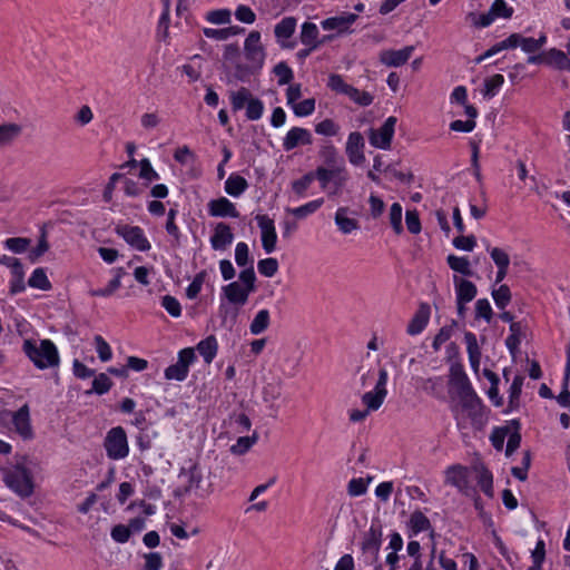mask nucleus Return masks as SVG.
I'll use <instances>...</instances> for the list:
<instances>
[{
  "label": "nucleus",
  "mask_w": 570,
  "mask_h": 570,
  "mask_svg": "<svg viewBox=\"0 0 570 570\" xmlns=\"http://www.w3.org/2000/svg\"><path fill=\"white\" fill-rule=\"evenodd\" d=\"M460 384L461 392L459 393V397L462 409L471 419L472 425L480 428L485 422L482 401L473 391L468 377L462 376Z\"/></svg>",
  "instance_id": "4"
},
{
  "label": "nucleus",
  "mask_w": 570,
  "mask_h": 570,
  "mask_svg": "<svg viewBox=\"0 0 570 570\" xmlns=\"http://www.w3.org/2000/svg\"><path fill=\"white\" fill-rule=\"evenodd\" d=\"M188 481L184 489L185 493H196L199 498H206L213 492L210 483L204 484L202 470L194 464L187 472Z\"/></svg>",
  "instance_id": "14"
},
{
  "label": "nucleus",
  "mask_w": 570,
  "mask_h": 570,
  "mask_svg": "<svg viewBox=\"0 0 570 570\" xmlns=\"http://www.w3.org/2000/svg\"><path fill=\"white\" fill-rule=\"evenodd\" d=\"M488 253L490 254L491 259L495 264L497 268H509L510 257L509 254L500 248V247H487Z\"/></svg>",
  "instance_id": "43"
},
{
  "label": "nucleus",
  "mask_w": 570,
  "mask_h": 570,
  "mask_svg": "<svg viewBox=\"0 0 570 570\" xmlns=\"http://www.w3.org/2000/svg\"><path fill=\"white\" fill-rule=\"evenodd\" d=\"M318 157L323 165L318 166L317 180L322 189H327L333 184L334 189L328 191V196H336L350 179L343 157L331 141H325L320 150Z\"/></svg>",
  "instance_id": "1"
},
{
  "label": "nucleus",
  "mask_w": 570,
  "mask_h": 570,
  "mask_svg": "<svg viewBox=\"0 0 570 570\" xmlns=\"http://www.w3.org/2000/svg\"><path fill=\"white\" fill-rule=\"evenodd\" d=\"M345 95L351 100H353L355 104H357L362 107L370 106L374 100V97L372 94H370L367 91L360 90L353 86H350V88Z\"/></svg>",
  "instance_id": "41"
},
{
  "label": "nucleus",
  "mask_w": 570,
  "mask_h": 570,
  "mask_svg": "<svg viewBox=\"0 0 570 570\" xmlns=\"http://www.w3.org/2000/svg\"><path fill=\"white\" fill-rule=\"evenodd\" d=\"M292 109L297 117L309 116L315 110V99L307 98L301 102H296L294 106H292Z\"/></svg>",
  "instance_id": "57"
},
{
  "label": "nucleus",
  "mask_w": 570,
  "mask_h": 570,
  "mask_svg": "<svg viewBox=\"0 0 570 570\" xmlns=\"http://www.w3.org/2000/svg\"><path fill=\"white\" fill-rule=\"evenodd\" d=\"M358 16L355 13L346 12L341 16L327 18L321 22L324 30H336L337 35L351 33L352 24L357 20Z\"/></svg>",
  "instance_id": "15"
},
{
  "label": "nucleus",
  "mask_w": 570,
  "mask_h": 570,
  "mask_svg": "<svg viewBox=\"0 0 570 570\" xmlns=\"http://www.w3.org/2000/svg\"><path fill=\"white\" fill-rule=\"evenodd\" d=\"M3 481L8 488L22 498L30 497L33 492L31 476L28 470L21 465L6 470Z\"/></svg>",
  "instance_id": "5"
},
{
  "label": "nucleus",
  "mask_w": 570,
  "mask_h": 570,
  "mask_svg": "<svg viewBox=\"0 0 570 570\" xmlns=\"http://www.w3.org/2000/svg\"><path fill=\"white\" fill-rule=\"evenodd\" d=\"M372 478L366 480L363 478L352 479L347 484V493L350 497H360L366 493L368 482Z\"/></svg>",
  "instance_id": "47"
},
{
  "label": "nucleus",
  "mask_w": 570,
  "mask_h": 570,
  "mask_svg": "<svg viewBox=\"0 0 570 570\" xmlns=\"http://www.w3.org/2000/svg\"><path fill=\"white\" fill-rule=\"evenodd\" d=\"M258 440L257 432H254L252 436H240L236 443L230 446V452L236 455L246 453Z\"/></svg>",
  "instance_id": "37"
},
{
  "label": "nucleus",
  "mask_w": 570,
  "mask_h": 570,
  "mask_svg": "<svg viewBox=\"0 0 570 570\" xmlns=\"http://www.w3.org/2000/svg\"><path fill=\"white\" fill-rule=\"evenodd\" d=\"M22 132L19 124L6 122L0 125V146L12 144Z\"/></svg>",
  "instance_id": "33"
},
{
  "label": "nucleus",
  "mask_w": 570,
  "mask_h": 570,
  "mask_svg": "<svg viewBox=\"0 0 570 570\" xmlns=\"http://www.w3.org/2000/svg\"><path fill=\"white\" fill-rule=\"evenodd\" d=\"M115 232L118 236L122 237L128 245L137 250L147 252L150 249V243L139 226L119 224L116 226Z\"/></svg>",
  "instance_id": "10"
},
{
  "label": "nucleus",
  "mask_w": 570,
  "mask_h": 570,
  "mask_svg": "<svg viewBox=\"0 0 570 570\" xmlns=\"http://www.w3.org/2000/svg\"><path fill=\"white\" fill-rule=\"evenodd\" d=\"M323 203H324V199L318 198V199L312 200L305 205H302L299 207L288 209V212L297 218H305L308 215L315 213L318 208H321Z\"/></svg>",
  "instance_id": "42"
},
{
  "label": "nucleus",
  "mask_w": 570,
  "mask_h": 570,
  "mask_svg": "<svg viewBox=\"0 0 570 570\" xmlns=\"http://www.w3.org/2000/svg\"><path fill=\"white\" fill-rule=\"evenodd\" d=\"M312 142L313 136L309 130L302 127H293L283 139V148L286 151H291L298 146L311 145Z\"/></svg>",
  "instance_id": "17"
},
{
  "label": "nucleus",
  "mask_w": 570,
  "mask_h": 570,
  "mask_svg": "<svg viewBox=\"0 0 570 570\" xmlns=\"http://www.w3.org/2000/svg\"><path fill=\"white\" fill-rule=\"evenodd\" d=\"M28 284L30 287L41 291H49L51 288V283L49 282L43 268H36L30 276Z\"/></svg>",
  "instance_id": "38"
},
{
  "label": "nucleus",
  "mask_w": 570,
  "mask_h": 570,
  "mask_svg": "<svg viewBox=\"0 0 570 570\" xmlns=\"http://www.w3.org/2000/svg\"><path fill=\"white\" fill-rule=\"evenodd\" d=\"M218 350V343L214 335L207 336L197 344V351L204 357L207 364H210L215 358Z\"/></svg>",
  "instance_id": "32"
},
{
  "label": "nucleus",
  "mask_w": 570,
  "mask_h": 570,
  "mask_svg": "<svg viewBox=\"0 0 570 570\" xmlns=\"http://www.w3.org/2000/svg\"><path fill=\"white\" fill-rule=\"evenodd\" d=\"M257 268L263 276L273 277L278 271V262L273 257L264 258L258 262Z\"/></svg>",
  "instance_id": "53"
},
{
  "label": "nucleus",
  "mask_w": 570,
  "mask_h": 570,
  "mask_svg": "<svg viewBox=\"0 0 570 570\" xmlns=\"http://www.w3.org/2000/svg\"><path fill=\"white\" fill-rule=\"evenodd\" d=\"M238 279H239L238 282L243 286H245L246 289L255 292V289H256V286H255L256 275H255V271H254L253 264H250L249 266H246V268L240 271V273L238 275Z\"/></svg>",
  "instance_id": "51"
},
{
  "label": "nucleus",
  "mask_w": 570,
  "mask_h": 570,
  "mask_svg": "<svg viewBox=\"0 0 570 570\" xmlns=\"http://www.w3.org/2000/svg\"><path fill=\"white\" fill-rule=\"evenodd\" d=\"M252 97L253 96H252L250 91L245 87H242L237 91L232 92L230 94V104H232L233 110L237 111V110L243 109L245 106H247V104L252 99Z\"/></svg>",
  "instance_id": "40"
},
{
  "label": "nucleus",
  "mask_w": 570,
  "mask_h": 570,
  "mask_svg": "<svg viewBox=\"0 0 570 570\" xmlns=\"http://www.w3.org/2000/svg\"><path fill=\"white\" fill-rule=\"evenodd\" d=\"M464 341L466 344V351H468L470 364H471L472 368L475 372H478L479 366H480V361H481V351L478 345L476 336L472 332H466L464 334Z\"/></svg>",
  "instance_id": "27"
},
{
  "label": "nucleus",
  "mask_w": 570,
  "mask_h": 570,
  "mask_svg": "<svg viewBox=\"0 0 570 570\" xmlns=\"http://www.w3.org/2000/svg\"><path fill=\"white\" fill-rule=\"evenodd\" d=\"M96 351L101 362H107L111 358L112 352L110 345L100 335L94 337Z\"/></svg>",
  "instance_id": "61"
},
{
  "label": "nucleus",
  "mask_w": 570,
  "mask_h": 570,
  "mask_svg": "<svg viewBox=\"0 0 570 570\" xmlns=\"http://www.w3.org/2000/svg\"><path fill=\"white\" fill-rule=\"evenodd\" d=\"M269 323V312L267 309H261L252 321L249 331L253 335H259L268 328Z\"/></svg>",
  "instance_id": "36"
},
{
  "label": "nucleus",
  "mask_w": 570,
  "mask_h": 570,
  "mask_svg": "<svg viewBox=\"0 0 570 570\" xmlns=\"http://www.w3.org/2000/svg\"><path fill=\"white\" fill-rule=\"evenodd\" d=\"M104 448L109 459H125L129 453V445L127 434L124 428L116 426L110 429L105 438Z\"/></svg>",
  "instance_id": "6"
},
{
  "label": "nucleus",
  "mask_w": 570,
  "mask_h": 570,
  "mask_svg": "<svg viewBox=\"0 0 570 570\" xmlns=\"http://www.w3.org/2000/svg\"><path fill=\"white\" fill-rule=\"evenodd\" d=\"M523 376L517 375L509 389V406L514 409L519 405V399L523 385Z\"/></svg>",
  "instance_id": "45"
},
{
  "label": "nucleus",
  "mask_w": 570,
  "mask_h": 570,
  "mask_svg": "<svg viewBox=\"0 0 570 570\" xmlns=\"http://www.w3.org/2000/svg\"><path fill=\"white\" fill-rule=\"evenodd\" d=\"M126 273L122 267L116 268L115 277L108 283V285L105 288L90 291V295L91 296H102V297L112 295L121 286L120 279Z\"/></svg>",
  "instance_id": "34"
},
{
  "label": "nucleus",
  "mask_w": 570,
  "mask_h": 570,
  "mask_svg": "<svg viewBox=\"0 0 570 570\" xmlns=\"http://www.w3.org/2000/svg\"><path fill=\"white\" fill-rule=\"evenodd\" d=\"M390 223L395 232V234L400 235L403 232L402 226V206L399 203L392 204L389 214Z\"/></svg>",
  "instance_id": "50"
},
{
  "label": "nucleus",
  "mask_w": 570,
  "mask_h": 570,
  "mask_svg": "<svg viewBox=\"0 0 570 570\" xmlns=\"http://www.w3.org/2000/svg\"><path fill=\"white\" fill-rule=\"evenodd\" d=\"M386 383H387V372L385 368L379 370V379L375 384V387L373 391L366 392L362 396L363 404L366 405V409L371 411H376L381 407L383 404L387 390H386Z\"/></svg>",
  "instance_id": "9"
},
{
  "label": "nucleus",
  "mask_w": 570,
  "mask_h": 570,
  "mask_svg": "<svg viewBox=\"0 0 570 570\" xmlns=\"http://www.w3.org/2000/svg\"><path fill=\"white\" fill-rule=\"evenodd\" d=\"M112 386L111 380L105 373H100L92 381V389L88 393L95 392L99 395L107 393Z\"/></svg>",
  "instance_id": "52"
},
{
  "label": "nucleus",
  "mask_w": 570,
  "mask_h": 570,
  "mask_svg": "<svg viewBox=\"0 0 570 570\" xmlns=\"http://www.w3.org/2000/svg\"><path fill=\"white\" fill-rule=\"evenodd\" d=\"M504 78L502 75L497 73L484 80L483 96L492 98L497 95L498 89L503 85Z\"/></svg>",
  "instance_id": "44"
},
{
  "label": "nucleus",
  "mask_w": 570,
  "mask_h": 570,
  "mask_svg": "<svg viewBox=\"0 0 570 570\" xmlns=\"http://www.w3.org/2000/svg\"><path fill=\"white\" fill-rule=\"evenodd\" d=\"M566 57L563 51L552 48L543 52V63L560 69Z\"/></svg>",
  "instance_id": "49"
},
{
  "label": "nucleus",
  "mask_w": 570,
  "mask_h": 570,
  "mask_svg": "<svg viewBox=\"0 0 570 570\" xmlns=\"http://www.w3.org/2000/svg\"><path fill=\"white\" fill-rule=\"evenodd\" d=\"M274 73L278 77V85H288L293 79V71L284 61L278 62L274 69Z\"/></svg>",
  "instance_id": "55"
},
{
  "label": "nucleus",
  "mask_w": 570,
  "mask_h": 570,
  "mask_svg": "<svg viewBox=\"0 0 570 570\" xmlns=\"http://www.w3.org/2000/svg\"><path fill=\"white\" fill-rule=\"evenodd\" d=\"M414 50V46H406L400 50H383L380 52V61L386 67H401L407 62Z\"/></svg>",
  "instance_id": "16"
},
{
  "label": "nucleus",
  "mask_w": 570,
  "mask_h": 570,
  "mask_svg": "<svg viewBox=\"0 0 570 570\" xmlns=\"http://www.w3.org/2000/svg\"><path fill=\"white\" fill-rule=\"evenodd\" d=\"M257 225L261 229L262 246L266 254H271L276 248L277 234L274 220L267 215L256 216Z\"/></svg>",
  "instance_id": "12"
},
{
  "label": "nucleus",
  "mask_w": 570,
  "mask_h": 570,
  "mask_svg": "<svg viewBox=\"0 0 570 570\" xmlns=\"http://www.w3.org/2000/svg\"><path fill=\"white\" fill-rule=\"evenodd\" d=\"M296 22L294 17H285L275 26L274 33L282 48H294L295 43L287 40L294 35Z\"/></svg>",
  "instance_id": "18"
},
{
  "label": "nucleus",
  "mask_w": 570,
  "mask_h": 570,
  "mask_svg": "<svg viewBox=\"0 0 570 570\" xmlns=\"http://www.w3.org/2000/svg\"><path fill=\"white\" fill-rule=\"evenodd\" d=\"M207 206H208V214L213 217H232V218L239 217V212L237 210L235 204H233L226 197H219L217 199H212Z\"/></svg>",
  "instance_id": "20"
},
{
  "label": "nucleus",
  "mask_w": 570,
  "mask_h": 570,
  "mask_svg": "<svg viewBox=\"0 0 570 570\" xmlns=\"http://www.w3.org/2000/svg\"><path fill=\"white\" fill-rule=\"evenodd\" d=\"M314 179H317V171H308L303 177L292 183L293 191L297 196H304Z\"/></svg>",
  "instance_id": "39"
},
{
  "label": "nucleus",
  "mask_w": 570,
  "mask_h": 570,
  "mask_svg": "<svg viewBox=\"0 0 570 570\" xmlns=\"http://www.w3.org/2000/svg\"><path fill=\"white\" fill-rule=\"evenodd\" d=\"M222 292L224 297L235 306H244L248 301L249 294L253 293L246 289L239 282H232L223 286Z\"/></svg>",
  "instance_id": "21"
},
{
  "label": "nucleus",
  "mask_w": 570,
  "mask_h": 570,
  "mask_svg": "<svg viewBox=\"0 0 570 570\" xmlns=\"http://www.w3.org/2000/svg\"><path fill=\"white\" fill-rule=\"evenodd\" d=\"M140 173L139 177L146 179L147 181H153L159 179L158 173L153 168L149 159L144 158L139 161Z\"/></svg>",
  "instance_id": "62"
},
{
  "label": "nucleus",
  "mask_w": 570,
  "mask_h": 570,
  "mask_svg": "<svg viewBox=\"0 0 570 570\" xmlns=\"http://www.w3.org/2000/svg\"><path fill=\"white\" fill-rule=\"evenodd\" d=\"M247 188V180L238 174H232L225 181V191L232 197H239Z\"/></svg>",
  "instance_id": "31"
},
{
  "label": "nucleus",
  "mask_w": 570,
  "mask_h": 570,
  "mask_svg": "<svg viewBox=\"0 0 570 570\" xmlns=\"http://www.w3.org/2000/svg\"><path fill=\"white\" fill-rule=\"evenodd\" d=\"M235 262L239 267H246L253 264L249 259V249L246 243H238L235 248Z\"/></svg>",
  "instance_id": "54"
},
{
  "label": "nucleus",
  "mask_w": 570,
  "mask_h": 570,
  "mask_svg": "<svg viewBox=\"0 0 570 570\" xmlns=\"http://www.w3.org/2000/svg\"><path fill=\"white\" fill-rule=\"evenodd\" d=\"M246 63H236L235 78L239 81H247L249 77L257 73L264 66L266 52L261 41V33L253 30L244 42Z\"/></svg>",
  "instance_id": "2"
},
{
  "label": "nucleus",
  "mask_w": 570,
  "mask_h": 570,
  "mask_svg": "<svg viewBox=\"0 0 570 570\" xmlns=\"http://www.w3.org/2000/svg\"><path fill=\"white\" fill-rule=\"evenodd\" d=\"M315 132L326 137L336 136L340 132V126L333 119L326 118L316 124Z\"/></svg>",
  "instance_id": "48"
},
{
  "label": "nucleus",
  "mask_w": 570,
  "mask_h": 570,
  "mask_svg": "<svg viewBox=\"0 0 570 570\" xmlns=\"http://www.w3.org/2000/svg\"><path fill=\"white\" fill-rule=\"evenodd\" d=\"M188 368L177 362L165 370V377L167 380L184 381L188 375Z\"/></svg>",
  "instance_id": "60"
},
{
  "label": "nucleus",
  "mask_w": 570,
  "mask_h": 570,
  "mask_svg": "<svg viewBox=\"0 0 570 570\" xmlns=\"http://www.w3.org/2000/svg\"><path fill=\"white\" fill-rule=\"evenodd\" d=\"M445 483L458 489L466 497H473L476 491L470 482V471L466 466L454 464L445 470Z\"/></svg>",
  "instance_id": "7"
},
{
  "label": "nucleus",
  "mask_w": 570,
  "mask_h": 570,
  "mask_svg": "<svg viewBox=\"0 0 570 570\" xmlns=\"http://www.w3.org/2000/svg\"><path fill=\"white\" fill-rule=\"evenodd\" d=\"M382 543V527L377 523H372L370 529L364 533L361 543V550L364 554L371 558L372 562H376Z\"/></svg>",
  "instance_id": "11"
},
{
  "label": "nucleus",
  "mask_w": 570,
  "mask_h": 570,
  "mask_svg": "<svg viewBox=\"0 0 570 570\" xmlns=\"http://www.w3.org/2000/svg\"><path fill=\"white\" fill-rule=\"evenodd\" d=\"M318 28L313 22H304L299 35L301 42L311 49H317L320 47L318 41Z\"/></svg>",
  "instance_id": "28"
},
{
  "label": "nucleus",
  "mask_w": 570,
  "mask_h": 570,
  "mask_svg": "<svg viewBox=\"0 0 570 570\" xmlns=\"http://www.w3.org/2000/svg\"><path fill=\"white\" fill-rule=\"evenodd\" d=\"M453 283L456 293V301L469 303L475 298L478 289L474 283L456 275L453 276Z\"/></svg>",
  "instance_id": "24"
},
{
  "label": "nucleus",
  "mask_w": 570,
  "mask_h": 570,
  "mask_svg": "<svg viewBox=\"0 0 570 570\" xmlns=\"http://www.w3.org/2000/svg\"><path fill=\"white\" fill-rule=\"evenodd\" d=\"M347 207H340L335 213V224L343 234H350L360 227L358 222L347 217Z\"/></svg>",
  "instance_id": "29"
},
{
  "label": "nucleus",
  "mask_w": 570,
  "mask_h": 570,
  "mask_svg": "<svg viewBox=\"0 0 570 570\" xmlns=\"http://www.w3.org/2000/svg\"><path fill=\"white\" fill-rule=\"evenodd\" d=\"M364 147L365 141L361 132L353 131L348 135L345 154L352 165L360 166L365 161Z\"/></svg>",
  "instance_id": "13"
},
{
  "label": "nucleus",
  "mask_w": 570,
  "mask_h": 570,
  "mask_svg": "<svg viewBox=\"0 0 570 570\" xmlns=\"http://www.w3.org/2000/svg\"><path fill=\"white\" fill-rule=\"evenodd\" d=\"M475 317L484 318L487 322H490L492 318V308L487 298L478 299L475 303Z\"/></svg>",
  "instance_id": "63"
},
{
  "label": "nucleus",
  "mask_w": 570,
  "mask_h": 570,
  "mask_svg": "<svg viewBox=\"0 0 570 570\" xmlns=\"http://www.w3.org/2000/svg\"><path fill=\"white\" fill-rule=\"evenodd\" d=\"M396 122V117L390 116L380 128L370 129V144L380 149H390Z\"/></svg>",
  "instance_id": "8"
},
{
  "label": "nucleus",
  "mask_w": 570,
  "mask_h": 570,
  "mask_svg": "<svg viewBox=\"0 0 570 570\" xmlns=\"http://www.w3.org/2000/svg\"><path fill=\"white\" fill-rule=\"evenodd\" d=\"M407 527L410 529V537L416 535L419 532L431 530V538L434 537L429 518L420 510L414 511L409 519Z\"/></svg>",
  "instance_id": "26"
},
{
  "label": "nucleus",
  "mask_w": 570,
  "mask_h": 570,
  "mask_svg": "<svg viewBox=\"0 0 570 570\" xmlns=\"http://www.w3.org/2000/svg\"><path fill=\"white\" fill-rule=\"evenodd\" d=\"M12 424L14 431L23 439L30 440L33 436V431L30 423L29 406L24 404L12 415Z\"/></svg>",
  "instance_id": "19"
},
{
  "label": "nucleus",
  "mask_w": 570,
  "mask_h": 570,
  "mask_svg": "<svg viewBox=\"0 0 570 570\" xmlns=\"http://www.w3.org/2000/svg\"><path fill=\"white\" fill-rule=\"evenodd\" d=\"M264 111V105L258 98L252 97L246 106V117L249 120H258Z\"/></svg>",
  "instance_id": "59"
},
{
  "label": "nucleus",
  "mask_w": 570,
  "mask_h": 570,
  "mask_svg": "<svg viewBox=\"0 0 570 570\" xmlns=\"http://www.w3.org/2000/svg\"><path fill=\"white\" fill-rule=\"evenodd\" d=\"M522 36L519 33H512L507 39L493 45L490 49H488L483 55L476 58V62H481L482 60L497 55L498 52L505 49H514L517 47H521Z\"/></svg>",
  "instance_id": "25"
},
{
  "label": "nucleus",
  "mask_w": 570,
  "mask_h": 570,
  "mask_svg": "<svg viewBox=\"0 0 570 570\" xmlns=\"http://www.w3.org/2000/svg\"><path fill=\"white\" fill-rule=\"evenodd\" d=\"M490 12L494 19L498 17L509 19L513 14V9L511 7H508L504 0H494L490 8Z\"/></svg>",
  "instance_id": "58"
},
{
  "label": "nucleus",
  "mask_w": 570,
  "mask_h": 570,
  "mask_svg": "<svg viewBox=\"0 0 570 570\" xmlns=\"http://www.w3.org/2000/svg\"><path fill=\"white\" fill-rule=\"evenodd\" d=\"M492 297L498 308L504 309L511 301V292L508 285H501L492 291Z\"/></svg>",
  "instance_id": "46"
},
{
  "label": "nucleus",
  "mask_w": 570,
  "mask_h": 570,
  "mask_svg": "<svg viewBox=\"0 0 570 570\" xmlns=\"http://www.w3.org/2000/svg\"><path fill=\"white\" fill-rule=\"evenodd\" d=\"M22 351L27 357L39 370L57 367L60 364V356L55 343L48 338L36 341L24 340Z\"/></svg>",
  "instance_id": "3"
},
{
  "label": "nucleus",
  "mask_w": 570,
  "mask_h": 570,
  "mask_svg": "<svg viewBox=\"0 0 570 570\" xmlns=\"http://www.w3.org/2000/svg\"><path fill=\"white\" fill-rule=\"evenodd\" d=\"M234 240L232 228L226 223H218L210 237V245L215 250H225Z\"/></svg>",
  "instance_id": "22"
},
{
  "label": "nucleus",
  "mask_w": 570,
  "mask_h": 570,
  "mask_svg": "<svg viewBox=\"0 0 570 570\" xmlns=\"http://www.w3.org/2000/svg\"><path fill=\"white\" fill-rule=\"evenodd\" d=\"M473 469L478 474V484L482 492L487 497L493 498L494 492L492 473L483 464L475 465Z\"/></svg>",
  "instance_id": "30"
},
{
  "label": "nucleus",
  "mask_w": 570,
  "mask_h": 570,
  "mask_svg": "<svg viewBox=\"0 0 570 570\" xmlns=\"http://www.w3.org/2000/svg\"><path fill=\"white\" fill-rule=\"evenodd\" d=\"M429 318L430 306L428 304H421L407 324L406 333L412 336L420 334L428 325Z\"/></svg>",
  "instance_id": "23"
},
{
  "label": "nucleus",
  "mask_w": 570,
  "mask_h": 570,
  "mask_svg": "<svg viewBox=\"0 0 570 570\" xmlns=\"http://www.w3.org/2000/svg\"><path fill=\"white\" fill-rule=\"evenodd\" d=\"M30 243H31V240L29 238L11 237L4 242V245L9 250H11L16 254H21L27 250Z\"/></svg>",
  "instance_id": "56"
},
{
  "label": "nucleus",
  "mask_w": 570,
  "mask_h": 570,
  "mask_svg": "<svg viewBox=\"0 0 570 570\" xmlns=\"http://www.w3.org/2000/svg\"><path fill=\"white\" fill-rule=\"evenodd\" d=\"M161 305L173 317L180 316V303L174 296L165 295L163 297Z\"/></svg>",
  "instance_id": "64"
},
{
  "label": "nucleus",
  "mask_w": 570,
  "mask_h": 570,
  "mask_svg": "<svg viewBox=\"0 0 570 570\" xmlns=\"http://www.w3.org/2000/svg\"><path fill=\"white\" fill-rule=\"evenodd\" d=\"M446 262L450 268L456 273H460L464 276L474 275L468 257H460L451 254L446 257Z\"/></svg>",
  "instance_id": "35"
}]
</instances>
